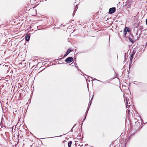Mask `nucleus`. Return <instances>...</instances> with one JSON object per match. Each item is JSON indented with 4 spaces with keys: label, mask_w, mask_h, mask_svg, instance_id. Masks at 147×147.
I'll return each mask as SVG.
<instances>
[{
    "label": "nucleus",
    "mask_w": 147,
    "mask_h": 147,
    "mask_svg": "<svg viewBox=\"0 0 147 147\" xmlns=\"http://www.w3.org/2000/svg\"><path fill=\"white\" fill-rule=\"evenodd\" d=\"M116 9V8L115 7L110 8L109 9V13L110 14L113 13L115 12Z\"/></svg>",
    "instance_id": "nucleus-1"
},
{
    "label": "nucleus",
    "mask_w": 147,
    "mask_h": 147,
    "mask_svg": "<svg viewBox=\"0 0 147 147\" xmlns=\"http://www.w3.org/2000/svg\"><path fill=\"white\" fill-rule=\"evenodd\" d=\"M73 60V59L72 57H69L65 60V61L67 63H70Z\"/></svg>",
    "instance_id": "nucleus-2"
},
{
    "label": "nucleus",
    "mask_w": 147,
    "mask_h": 147,
    "mask_svg": "<svg viewBox=\"0 0 147 147\" xmlns=\"http://www.w3.org/2000/svg\"><path fill=\"white\" fill-rule=\"evenodd\" d=\"M30 38V36L29 35H28V34H27L25 36V38H26V41H28L29 40V39Z\"/></svg>",
    "instance_id": "nucleus-3"
},
{
    "label": "nucleus",
    "mask_w": 147,
    "mask_h": 147,
    "mask_svg": "<svg viewBox=\"0 0 147 147\" xmlns=\"http://www.w3.org/2000/svg\"><path fill=\"white\" fill-rule=\"evenodd\" d=\"M129 29L127 27H125L124 29V32H129Z\"/></svg>",
    "instance_id": "nucleus-4"
},
{
    "label": "nucleus",
    "mask_w": 147,
    "mask_h": 147,
    "mask_svg": "<svg viewBox=\"0 0 147 147\" xmlns=\"http://www.w3.org/2000/svg\"><path fill=\"white\" fill-rule=\"evenodd\" d=\"M125 5L126 6V7L127 8H131V5L128 4V3H126Z\"/></svg>",
    "instance_id": "nucleus-5"
},
{
    "label": "nucleus",
    "mask_w": 147,
    "mask_h": 147,
    "mask_svg": "<svg viewBox=\"0 0 147 147\" xmlns=\"http://www.w3.org/2000/svg\"><path fill=\"white\" fill-rule=\"evenodd\" d=\"M89 108H88V109H87V110L86 111V115H85V117L84 118V120H83V121H84L85 120V119H86V115H87V114L88 113V110H89Z\"/></svg>",
    "instance_id": "nucleus-6"
},
{
    "label": "nucleus",
    "mask_w": 147,
    "mask_h": 147,
    "mask_svg": "<svg viewBox=\"0 0 147 147\" xmlns=\"http://www.w3.org/2000/svg\"><path fill=\"white\" fill-rule=\"evenodd\" d=\"M72 143V142L71 141H70L69 142L68 144V147H71Z\"/></svg>",
    "instance_id": "nucleus-7"
},
{
    "label": "nucleus",
    "mask_w": 147,
    "mask_h": 147,
    "mask_svg": "<svg viewBox=\"0 0 147 147\" xmlns=\"http://www.w3.org/2000/svg\"><path fill=\"white\" fill-rule=\"evenodd\" d=\"M71 51V49H68V50H67V52H66V53L67 54H68Z\"/></svg>",
    "instance_id": "nucleus-8"
},
{
    "label": "nucleus",
    "mask_w": 147,
    "mask_h": 147,
    "mask_svg": "<svg viewBox=\"0 0 147 147\" xmlns=\"http://www.w3.org/2000/svg\"><path fill=\"white\" fill-rule=\"evenodd\" d=\"M126 106H130V105H129L130 104V102H129V103H128V102L127 100V99H126Z\"/></svg>",
    "instance_id": "nucleus-9"
},
{
    "label": "nucleus",
    "mask_w": 147,
    "mask_h": 147,
    "mask_svg": "<svg viewBox=\"0 0 147 147\" xmlns=\"http://www.w3.org/2000/svg\"><path fill=\"white\" fill-rule=\"evenodd\" d=\"M129 40L131 42L133 43L134 42L133 40L131 38H129Z\"/></svg>",
    "instance_id": "nucleus-10"
},
{
    "label": "nucleus",
    "mask_w": 147,
    "mask_h": 147,
    "mask_svg": "<svg viewBox=\"0 0 147 147\" xmlns=\"http://www.w3.org/2000/svg\"><path fill=\"white\" fill-rule=\"evenodd\" d=\"M77 9H78V7H75V10H74V11L73 12V14H74V13H75L76 12V11L77 10Z\"/></svg>",
    "instance_id": "nucleus-11"
},
{
    "label": "nucleus",
    "mask_w": 147,
    "mask_h": 147,
    "mask_svg": "<svg viewBox=\"0 0 147 147\" xmlns=\"http://www.w3.org/2000/svg\"><path fill=\"white\" fill-rule=\"evenodd\" d=\"M77 9H78V7H75V10H74V11L73 12V14H74V13H75L76 12V11L77 10Z\"/></svg>",
    "instance_id": "nucleus-12"
},
{
    "label": "nucleus",
    "mask_w": 147,
    "mask_h": 147,
    "mask_svg": "<svg viewBox=\"0 0 147 147\" xmlns=\"http://www.w3.org/2000/svg\"><path fill=\"white\" fill-rule=\"evenodd\" d=\"M135 53V52H134V51L133 52V54H131L130 55V57H133V56Z\"/></svg>",
    "instance_id": "nucleus-13"
},
{
    "label": "nucleus",
    "mask_w": 147,
    "mask_h": 147,
    "mask_svg": "<svg viewBox=\"0 0 147 147\" xmlns=\"http://www.w3.org/2000/svg\"><path fill=\"white\" fill-rule=\"evenodd\" d=\"M133 58V57H130V61H131V60H132Z\"/></svg>",
    "instance_id": "nucleus-14"
},
{
    "label": "nucleus",
    "mask_w": 147,
    "mask_h": 147,
    "mask_svg": "<svg viewBox=\"0 0 147 147\" xmlns=\"http://www.w3.org/2000/svg\"><path fill=\"white\" fill-rule=\"evenodd\" d=\"M68 55V54H67L66 53V54L64 56V57H65L67 56Z\"/></svg>",
    "instance_id": "nucleus-15"
},
{
    "label": "nucleus",
    "mask_w": 147,
    "mask_h": 147,
    "mask_svg": "<svg viewBox=\"0 0 147 147\" xmlns=\"http://www.w3.org/2000/svg\"><path fill=\"white\" fill-rule=\"evenodd\" d=\"M146 24L147 25V18L146 20Z\"/></svg>",
    "instance_id": "nucleus-16"
},
{
    "label": "nucleus",
    "mask_w": 147,
    "mask_h": 147,
    "mask_svg": "<svg viewBox=\"0 0 147 147\" xmlns=\"http://www.w3.org/2000/svg\"><path fill=\"white\" fill-rule=\"evenodd\" d=\"M127 32H124V34H127Z\"/></svg>",
    "instance_id": "nucleus-17"
},
{
    "label": "nucleus",
    "mask_w": 147,
    "mask_h": 147,
    "mask_svg": "<svg viewBox=\"0 0 147 147\" xmlns=\"http://www.w3.org/2000/svg\"><path fill=\"white\" fill-rule=\"evenodd\" d=\"M94 80H96L98 81V80H96V79H95H95H94ZM99 81H100V82H101V81H100V80H99Z\"/></svg>",
    "instance_id": "nucleus-18"
},
{
    "label": "nucleus",
    "mask_w": 147,
    "mask_h": 147,
    "mask_svg": "<svg viewBox=\"0 0 147 147\" xmlns=\"http://www.w3.org/2000/svg\"><path fill=\"white\" fill-rule=\"evenodd\" d=\"M135 82H137L136 81H134V84H136V83H135Z\"/></svg>",
    "instance_id": "nucleus-19"
},
{
    "label": "nucleus",
    "mask_w": 147,
    "mask_h": 147,
    "mask_svg": "<svg viewBox=\"0 0 147 147\" xmlns=\"http://www.w3.org/2000/svg\"><path fill=\"white\" fill-rule=\"evenodd\" d=\"M91 102H91L90 103V106L91 105Z\"/></svg>",
    "instance_id": "nucleus-20"
},
{
    "label": "nucleus",
    "mask_w": 147,
    "mask_h": 147,
    "mask_svg": "<svg viewBox=\"0 0 147 147\" xmlns=\"http://www.w3.org/2000/svg\"><path fill=\"white\" fill-rule=\"evenodd\" d=\"M93 98V97H92V98H91V100H92V98Z\"/></svg>",
    "instance_id": "nucleus-21"
},
{
    "label": "nucleus",
    "mask_w": 147,
    "mask_h": 147,
    "mask_svg": "<svg viewBox=\"0 0 147 147\" xmlns=\"http://www.w3.org/2000/svg\"><path fill=\"white\" fill-rule=\"evenodd\" d=\"M53 137H50V138H53Z\"/></svg>",
    "instance_id": "nucleus-22"
},
{
    "label": "nucleus",
    "mask_w": 147,
    "mask_h": 147,
    "mask_svg": "<svg viewBox=\"0 0 147 147\" xmlns=\"http://www.w3.org/2000/svg\"><path fill=\"white\" fill-rule=\"evenodd\" d=\"M59 136H57V137H58Z\"/></svg>",
    "instance_id": "nucleus-23"
}]
</instances>
